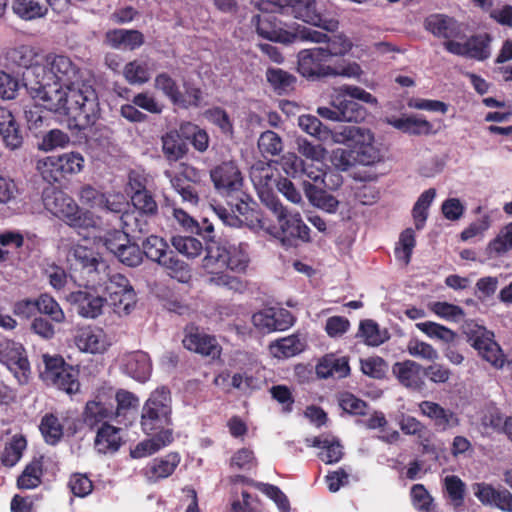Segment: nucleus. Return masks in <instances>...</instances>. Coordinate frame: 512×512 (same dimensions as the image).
<instances>
[{"label":"nucleus","mask_w":512,"mask_h":512,"mask_svg":"<svg viewBox=\"0 0 512 512\" xmlns=\"http://www.w3.org/2000/svg\"><path fill=\"white\" fill-rule=\"evenodd\" d=\"M227 251V269L242 273L245 272L249 262V246L246 243L225 244Z\"/></svg>","instance_id":"a19ab883"},{"label":"nucleus","mask_w":512,"mask_h":512,"mask_svg":"<svg viewBox=\"0 0 512 512\" xmlns=\"http://www.w3.org/2000/svg\"><path fill=\"white\" fill-rule=\"evenodd\" d=\"M99 289L91 287L87 281V285L83 290L71 292L68 300L77 308L79 315L85 318H96L102 313L106 298L98 294Z\"/></svg>","instance_id":"a211bd4d"},{"label":"nucleus","mask_w":512,"mask_h":512,"mask_svg":"<svg viewBox=\"0 0 512 512\" xmlns=\"http://www.w3.org/2000/svg\"><path fill=\"white\" fill-rule=\"evenodd\" d=\"M358 336L369 346H379L388 339L387 332L380 330L379 325L370 319L361 321Z\"/></svg>","instance_id":"8fccbe9b"},{"label":"nucleus","mask_w":512,"mask_h":512,"mask_svg":"<svg viewBox=\"0 0 512 512\" xmlns=\"http://www.w3.org/2000/svg\"><path fill=\"white\" fill-rule=\"evenodd\" d=\"M258 148L264 156H275L282 152L283 143L277 133L268 130L260 135Z\"/></svg>","instance_id":"e2e57ef3"},{"label":"nucleus","mask_w":512,"mask_h":512,"mask_svg":"<svg viewBox=\"0 0 512 512\" xmlns=\"http://www.w3.org/2000/svg\"><path fill=\"white\" fill-rule=\"evenodd\" d=\"M266 78L279 93L292 89L296 82V78L292 74L280 68H268Z\"/></svg>","instance_id":"bf43d9fd"},{"label":"nucleus","mask_w":512,"mask_h":512,"mask_svg":"<svg viewBox=\"0 0 512 512\" xmlns=\"http://www.w3.org/2000/svg\"><path fill=\"white\" fill-rule=\"evenodd\" d=\"M180 455L171 452L164 457L155 458L143 469V474L149 482H157L169 477L180 463Z\"/></svg>","instance_id":"c85d7f7f"},{"label":"nucleus","mask_w":512,"mask_h":512,"mask_svg":"<svg viewBox=\"0 0 512 512\" xmlns=\"http://www.w3.org/2000/svg\"><path fill=\"white\" fill-rule=\"evenodd\" d=\"M268 209L275 215L279 224V228H274L270 233L280 239L283 244L296 245L298 240L309 241L310 229L302 221L298 212H288L280 201L270 202Z\"/></svg>","instance_id":"423d86ee"},{"label":"nucleus","mask_w":512,"mask_h":512,"mask_svg":"<svg viewBox=\"0 0 512 512\" xmlns=\"http://www.w3.org/2000/svg\"><path fill=\"white\" fill-rule=\"evenodd\" d=\"M161 142L163 154L170 162L178 161L183 158L187 152L185 143L180 141L178 135L174 132L163 135Z\"/></svg>","instance_id":"09e8293b"},{"label":"nucleus","mask_w":512,"mask_h":512,"mask_svg":"<svg viewBox=\"0 0 512 512\" xmlns=\"http://www.w3.org/2000/svg\"><path fill=\"white\" fill-rule=\"evenodd\" d=\"M418 408L421 415L429 418L439 431H447L460 424V419L454 411L446 409L436 402L422 401L418 404Z\"/></svg>","instance_id":"b1692460"},{"label":"nucleus","mask_w":512,"mask_h":512,"mask_svg":"<svg viewBox=\"0 0 512 512\" xmlns=\"http://www.w3.org/2000/svg\"><path fill=\"white\" fill-rule=\"evenodd\" d=\"M42 462L34 459L29 463L18 477L17 485L20 489H33L41 483Z\"/></svg>","instance_id":"5fc2aeb1"},{"label":"nucleus","mask_w":512,"mask_h":512,"mask_svg":"<svg viewBox=\"0 0 512 512\" xmlns=\"http://www.w3.org/2000/svg\"><path fill=\"white\" fill-rule=\"evenodd\" d=\"M62 420L54 413H47L41 418L39 430L47 444L56 445L63 438L64 425Z\"/></svg>","instance_id":"58836bf2"},{"label":"nucleus","mask_w":512,"mask_h":512,"mask_svg":"<svg viewBox=\"0 0 512 512\" xmlns=\"http://www.w3.org/2000/svg\"><path fill=\"white\" fill-rule=\"evenodd\" d=\"M168 244L158 236L151 235L143 242L142 253L152 261L161 263L162 259L169 253Z\"/></svg>","instance_id":"4d7b16f0"},{"label":"nucleus","mask_w":512,"mask_h":512,"mask_svg":"<svg viewBox=\"0 0 512 512\" xmlns=\"http://www.w3.org/2000/svg\"><path fill=\"white\" fill-rule=\"evenodd\" d=\"M44 368L40 372L42 380L68 394L78 391L77 371L64 363L61 357L43 355Z\"/></svg>","instance_id":"9d476101"},{"label":"nucleus","mask_w":512,"mask_h":512,"mask_svg":"<svg viewBox=\"0 0 512 512\" xmlns=\"http://www.w3.org/2000/svg\"><path fill=\"white\" fill-rule=\"evenodd\" d=\"M374 142L373 133L363 127L359 126H343L334 133L335 144L346 145L356 151L363 145Z\"/></svg>","instance_id":"cd10ccee"},{"label":"nucleus","mask_w":512,"mask_h":512,"mask_svg":"<svg viewBox=\"0 0 512 512\" xmlns=\"http://www.w3.org/2000/svg\"><path fill=\"white\" fill-rule=\"evenodd\" d=\"M298 72L308 79H317L331 76L333 67L327 65L329 61L324 54L323 47L301 50L298 55Z\"/></svg>","instance_id":"2eb2a0df"},{"label":"nucleus","mask_w":512,"mask_h":512,"mask_svg":"<svg viewBox=\"0 0 512 512\" xmlns=\"http://www.w3.org/2000/svg\"><path fill=\"white\" fill-rule=\"evenodd\" d=\"M30 74L32 79L27 76L25 87L32 99L41 104L46 101L44 94L55 88L77 84V79L82 77L79 67L70 57L55 53L45 55L41 63L33 66Z\"/></svg>","instance_id":"f03ea898"},{"label":"nucleus","mask_w":512,"mask_h":512,"mask_svg":"<svg viewBox=\"0 0 512 512\" xmlns=\"http://www.w3.org/2000/svg\"><path fill=\"white\" fill-rule=\"evenodd\" d=\"M122 444L121 429L108 423H103L97 430L94 448L100 454H112L119 450Z\"/></svg>","instance_id":"2f4dec72"},{"label":"nucleus","mask_w":512,"mask_h":512,"mask_svg":"<svg viewBox=\"0 0 512 512\" xmlns=\"http://www.w3.org/2000/svg\"><path fill=\"white\" fill-rule=\"evenodd\" d=\"M294 17L325 31H334L338 22L328 16L324 0H300L292 8Z\"/></svg>","instance_id":"4468645a"},{"label":"nucleus","mask_w":512,"mask_h":512,"mask_svg":"<svg viewBox=\"0 0 512 512\" xmlns=\"http://www.w3.org/2000/svg\"><path fill=\"white\" fill-rule=\"evenodd\" d=\"M326 47H323L324 54L328 60L332 57H340L346 55L352 49L351 40L344 34L339 33L331 37L327 35Z\"/></svg>","instance_id":"6e6d98bb"},{"label":"nucleus","mask_w":512,"mask_h":512,"mask_svg":"<svg viewBox=\"0 0 512 512\" xmlns=\"http://www.w3.org/2000/svg\"><path fill=\"white\" fill-rule=\"evenodd\" d=\"M152 435L153 437L138 443L136 447L131 450L130 455L132 458L139 459L150 456L171 444L173 441L172 429H164Z\"/></svg>","instance_id":"473e14b6"},{"label":"nucleus","mask_w":512,"mask_h":512,"mask_svg":"<svg viewBox=\"0 0 512 512\" xmlns=\"http://www.w3.org/2000/svg\"><path fill=\"white\" fill-rule=\"evenodd\" d=\"M226 257L225 244L212 243L207 246L202 267L209 275L208 282L216 286L227 287L230 290H240L242 288L240 279L226 273Z\"/></svg>","instance_id":"6e6552de"},{"label":"nucleus","mask_w":512,"mask_h":512,"mask_svg":"<svg viewBox=\"0 0 512 512\" xmlns=\"http://www.w3.org/2000/svg\"><path fill=\"white\" fill-rule=\"evenodd\" d=\"M292 314L283 308H266L252 316V323L262 333L284 331L293 325Z\"/></svg>","instance_id":"f3484780"},{"label":"nucleus","mask_w":512,"mask_h":512,"mask_svg":"<svg viewBox=\"0 0 512 512\" xmlns=\"http://www.w3.org/2000/svg\"><path fill=\"white\" fill-rule=\"evenodd\" d=\"M183 345L186 349L217 359L221 355L222 348L214 336L199 331L196 327H188L183 339Z\"/></svg>","instance_id":"412c9836"},{"label":"nucleus","mask_w":512,"mask_h":512,"mask_svg":"<svg viewBox=\"0 0 512 512\" xmlns=\"http://www.w3.org/2000/svg\"><path fill=\"white\" fill-rule=\"evenodd\" d=\"M174 248L187 258L199 256L203 250L200 240L191 236L177 235L172 238Z\"/></svg>","instance_id":"052dcab7"},{"label":"nucleus","mask_w":512,"mask_h":512,"mask_svg":"<svg viewBox=\"0 0 512 512\" xmlns=\"http://www.w3.org/2000/svg\"><path fill=\"white\" fill-rule=\"evenodd\" d=\"M305 349V342L298 335L280 338L269 345L271 355L278 359L294 357Z\"/></svg>","instance_id":"4c0bfd02"},{"label":"nucleus","mask_w":512,"mask_h":512,"mask_svg":"<svg viewBox=\"0 0 512 512\" xmlns=\"http://www.w3.org/2000/svg\"><path fill=\"white\" fill-rule=\"evenodd\" d=\"M411 499L413 506L421 512H437L433 504V499L422 484L412 486Z\"/></svg>","instance_id":"774afa93"},{"label":"nucleus","mask_w":512,"mask_h":512,"mask_svg":"<svg viewBox=\"0 0 512 512\" xmlns=\"http://www.w3.org/2000/svg\"><path fill=\"white\" fill-rule=\"evenodd\" d=\"M44 95L46 101L41 105L49 111L67 116L79 130L93 126L99 118L97 93L82 77L77 79V84L68 85L63 89L55 88Z\"/></svg>","instance_id":"f257e3e1"},{"label":"nucleus","mask_w":512,"mask_h":512,"mask_svg":"<svg viewBox=\"0 0 512 512\" xmlns=\"http://www.w3.org/2000/svg\"><path fill=\"white\" fill-rule=\"evenodd\" d=\"M123 75L129 84L142 85L149 81L150 70L145 61L133 60L125 65Z\"/></svg>","instance_id":"603ef678"},{"label":"nucleus","mask_w":512,"mask_h":512,"mask_svg":"<svg viewBox=\"0 0 512 512\" xmlns=\"http://www.w3.org/2000/svg\"><path fill=\"white\" fill-rule=\"evenodd\" d=\"M425 27L433 35L445 39L455 37L459 33L456 21L442 14L427 17Z\"/></svg>","instance_id":"ea45409f"},{"label":"nucleus","mask_w":512,"mask_h":512,"mask_svg":"<svg viewBox=\"0 0 512 512\" xmlns=\"http://www.w3.org/2000/svg\"><path fill=\"white\" fill-rule=\"evenodd\" d=\"M105 43L118 50H135L144 43V36L138 30L114 29L106 32Z\"/></svg>","instance_id":"7c9ffc66"},{"label":"nucleus","mask_w":512,"mask_h":512,"mask_svg":"<svg viewBox=\"0 0 512 512\" xmlns=\"http://www.w3.org/2000/svg\"><path fill=\"white\" fill-rule=\"evenodd\" d=\"M0 362L17 378L20 384L27 382L30 364L24 347L12 340L0 341Z\"/></svg>","instance_id":"ddd939ff"},{"label":"nucleus","mask_w":512,"mask_h":512,"mask_svg":"<svg viewBox=\"0 0 512 512\" xmlns=\"http://www.w3.org/2000/svg\"><path fill=\"white\" fill-rule=\"evenodd\" d=\"M69 259L87 274L88 279L103 273L107 266L106 262L100 259L92 249L82 245H76L70 250Z\"/></svg>","instance_id":"393cba45"},{"label":"nucleus","mask_w":512,"mask_h":512,"mask_svg":"<svg viewBox=\"0 0 512 512\" xmlns=\"http://www.w3.org/2000/svg\"><path fill=\"white\" fill-rule=\"evenodd\" d=\"M38 312L48 315L54 322L62 323L65 320V314L60 305L49 295L42 294L36 299Z\"/></svg>","instance_id":"0e129e2a"},{"label":"nucleus","mask_w":512,"mask_h":512,"mask_svg":"<svg viewBox=\"0 0 512 512\" xmlns=\"http://www.w3.org/2000/svg\"><path fill=\"white\" fill-rule=\"evenodd\" d=\"M306 443L308 446L317 447L322 450L318 456L326 464L337 463L343 457V447L334 437L319 436L311 439L307 438Z\"/></svg>","instance_id":"72a5a7b5"},{"label":"nucleus","mask_w":512,"mask_h":512,"mask_svg":"<svg viewBox=\"0 0 512 512\" xmlns=\"http://www.w3.org/2000/svg\"><path fill=\"white\" fill-rule=\"evenodd\" d=\"M468 341L483 359L495 368H502L505 363L504 354L500 346L494 341V334L485 327L477 324L467 325Z\"/></svg>","instance_id":"9b49d317"},{"label":"nucleus","mask_w":512,"mask_h":512,"mask_svg":"<svg viewBox=\"0 0 512 512\" xmlns=\"http://www.w3.org/2000/svg\"><path fill=\"white\" fill-rule=\"evenodd\" d=\"M416 245L415 234L413 229H405L399 237L398 244L395 248V256L398 260L408 265L411 260L413 249Z\"/></svg>","instance_id":"680f3d73"},{"label":"nucleus","mask_w":512,"mask_h":512,"mask_svg":"<svg viewBox=\"0 0 512 512\" xmlns=\"http://www.w3.org/2000/svg\"><path fill=\"white\" fill-rule=\"evenodd\" d=\"M303 187L307 198L313 206L328 213H335L337 211L339 201L334 196L308 182H304Z\"/></svg>","instance_id":"79ce46f5"},{"label":"nucleus","mask_w":512,"mask_h":512,"mask_svg":"<svg viewBox=\"0 0 512 512\" xmlns=\"http://www.w3.org/2000/svg\"><path fill=\"white\" fill-rule=\"evenodd\" d=\"M129 232L128 230L108 232L104 237V245L121 263L129 267H136L141 264L143 253L137 244L130 242Z\"/></svg>","instance_id":"f8f14e48"},{"label":"nucleus","mask_w":512,"mask_h":512,"mask_svg":"<svg viewBox=\"0 0 512 512\" xmlns=\"http://www.w3.org/2000/svg\"><path fill=\"white\" fill-rule=\"evenodd\" d=\"M131 202L141 216L152 217L158 213V205L153 195L147 190L131 194Z\"/></svg>","instance_id":"13d9d810"},{"label":"nucleus","mask_w":512,"mask_h":512,"mask_svg":"<svg viewBox=\"0 0 512 512\" xmlns=\"http://www.w3.org/2000/svg\"><path fill=\"white\" fill-rule=\"evenodd\" d=\"M251 181L257 190L262 202L270 207V202H278L279 200L272 194V187L276 185L277 180L274 178L272 167L264 162H258L251 167Z\"/></svg>","instance_id":"aec40b11"},{"label":"nucleus","mask_w":512,"mask_h":512,"mask_svg":"<svg viewBox=\"0 0 512 512\" xmlns=\"http://www.w3.org/2000/svg\"><path fill=\"white\" fill-rule=\"evenodd\" d=\"M43 203L50 213L73 228L89 229L99 224L98 218L92 212L81 210L75 200L62 190H45Z\"/></svg>","instance_id":"20e7f679"},{"label":"nucleus","mask_w":512,"mask_h":512,"mask_svg":"<svg viewBox=\"0 0 512 512\" xmlns=\"http://www.w3.org/2000/svg\"><path fill=\"white\" fill-rule=\"evenodd\" d=\"M387 122L394 128L411 135H428L433 130L429 121L416 115L389 118Z\"/></svg>","instance_id":"e433bc0d"},{"label":"nucleus","mask_w":512,"mask_h":512,"mask_svg":"<svg viewBox=\"0 0 512 512\" xmlns=\"http://www.w3.org/2000/svg\"><path fill=\"white\" fill-rule=\"evenodd\" d=\"M12 11L25 21L42 18L47 14V8L37 0H12Z\"/></svg>","instance_id":"c03bdc74"},{"label":"nucleus","mask_w":512,"mask_h":512,"mask_svg":"<svg viewBox=\"0 0 512 512\" xmlns=\"http://www.w3.org/2000/svg\"><path fill=\"white\" fill-rule=\"evenodd\" d=\"M3 55L7 67L30 68L32 70L35 66L34 61L37 57V51L34 47L23 44L5 49Z\"/></svg>","instance_id":"f704fd0d"},{"label":"nucleus","mask_w":512,"mask_h":512,"mask_svg":"<svg viewBox=\"0 0 512 512\" xmlns=\"http://www.w3.org/2000/svg\"><path fill=\"white\" fill-rule=\"evenodd\" d=\"M121 370L139 382L147 381L152 373L150 356L144 351H133L124 354L120 359Z\"/></svg>","instance_id":"4be33fe9"},{"label":"nucleus","mask_w":512,"mask_h":512,"mask_svg":"<svg viewBox=\"0 0 512 512\" xmlns=\"http://www.w3.org/2000/svg\"><path fill=\"white\" fill-rule=\"evenodd\" d=\"M356 100L376 103V98L361 87L343 85L336 89L331 105L339 110L343 122H359L365 118L366 110Z\"/></svg>","instance_id":"0eeeda50"},{"label":"nucleus","mask_w":512,"mask_h":512,"mask_svg":"<svg viewBox=\"0 0 512 512\" xmlns=\"http://www.w3.org/2000/svg\"><path fill=\"white\" fill-rule=\"evenodd\" d=\"M491 37L484 33L470 37L466 41L467 58L483 61L491 54Z\"/></svg>","instance_id":"de8ad7c7"},{"label":"nucleus","mask_w":512,"mask_h":512,"mask_svg":"<svg viewBox=\"0 0 512 512\" xmlns=\"http://www.w3.org/2000/svg\"><path fill=\"white\" fill-rule=\"evenodd\" d=\"M91 287L99 289L108 298L106 301L114 307L118 315H127L136 304V293L129 280L120 273H112L109 266L97 277L88 279Z\"/></svg>","instance_id":"7ed1b4c3"},{"label":"nucleus","mask_w":512,"mask_h":512,"mask_svg":"<svg viewBox=\"0 0 512 512\" xmlns=\"http://www.w3.org/2000/svg\"><path fill=\"white\" fill-rule=\"evenodd\" d=\"M298 153L308 160L321 162L326 156V149L319 144H313L304 137L295 140Z\"/></svg>","instance_id":"69168bd1"},{"label":"nucleus","mask_w":512,"mask_h":512,"mask_svg":"<svg viewBox=\"0 0 512 512\" xmlns=\"http://www.w3.org/2000/svg\"><path fill=\"white\" fill-rule=\"evenodd\" d=\"M215 188L223 194L239 192L243 185V178L237 165L232 161L223 162L210 172Z\"/></svg>","instance_id":"6ab92c4d"},{"label":"nucleus","mask_w":512,"mask_h":512,"mask_svg":"<svg viewBox=\"0 0 512 512\" xmlns=\"http://www.w3.org/2000/svg\"><path fill=\"white\" fill-rule=\"evenodd\" d=\"M512 249V222L505 225L498 235L489 242L487 252L489 256L496 257L506 254Z\"/></svg>","instance_id":"3c124183"},{"label":"nucleus","mask_w":512,"mask_h":512,"mask_svg":"<svg viewBox=\"0 0 512 512\" xmlns=\"http://www.w3.org/2000/svg\"><path fill=\"white\" fill-rule=\"evenodd\" d=\"M171 396L168 389L160 387L154 390L145 402L141 427L144 433H158L164 429H170L171 424Z\"/></svg>","instance_id":"39448f33"},{"label":"nucleus","mask_w":512,"mask_h":512,"mask_svg":"<svg viewBox=\"0 0 512 512\" xmlns=\"http://www.w3.org/2000/svg\"><path fill=\"white\" fill-rule=\"evenodd\" d=\"M75 345L83 352L102 353L110 345L103 329L95 326H84L76 330Z\"/></svg>","instance_id":"5701e85b"},{"label":"nucleus","mask_w":512,"mask_h":512,"mask_svg":"<svg viewBox=\"0 0 512 512\" xmlns=\"http://www.w3.org/2000/svg\"><path fill=\"white\" fill-rule=\"evenodd\" d=\"M257 33L268 40L280 43H292L293 34L290 30L280 27L276 17L270 14L257 15L255 18Z\"/></svg>","instance_id":"bb28decb"},{"label":"nucleus","mask_w":512,"mask_h":512,"mask_svg":"<svg viewBox=\"0 0 512 512\" xmlns=\"http://www.w3.org/2000/svg\"><path fill=\"white\" fill-rule=\"evenodd\" d=\"M393 374L407 388L420 389L423 385L421 366L414 361L397 362L393 366Z\"/></svg>","instance_id":"c9c22d12"},{"label":"nucleus","mask_w":512,"mask_h":512,"mask_svg":"<svg viewBox=\"0 0 512 512\" xmlns=\"http://www.w3.org/2000/svg\"><path fill=\"white\" fill-rule=\"evenodd\" d=\"M26 439L21 435H14L4 446L1 453V462L7 467L16 465L26 449Z\"/></svg>","instance_id":"49530a36"},{"label":"nucleus","mask_w":512,"mask_h":512,"mask_svg":"<svg viewBox=\"0 0 512 512\" xmlns=\"http://www.w3.org/2000/svg\"><path fill=\"white\" fill-rule=\"evenodd\" d=\"M416 328L429 338L443 343H451L456 338V333L453 330L432 321L416 323Z\"/></svg>","instance_id":"864d4df0"},{"label":"nucleus","mask_w":512,"mask_h":512,"mask_svg":"<svg viewBox=\"0 0 512 512\" xmlns=\"http://www.w3.org/2000/svg\"><path fill=\"white\" fill-rule=\"evenodd\" d=\"M0 137L6 148L18 150L22 147L24 137L12 112L0 107Z\"/></svg>","instance_id":"a878e982"},{"label":"nucleus","mask_w":512,"mask_h":512,"mask_svg":"<svg viewBox=\"0 0 512 512\" xmlns=\"http://www.w3.org/2000/svg\"><path fill=\"white\" fill-rule=\"evenodd\" d=\"M212 209L219 221L229 227H241L251 210L249 203L244 198H239L231 204L230 210L220 205L213 206Z\"/></svg>","instance_id":"c756f323"},{"label":"nucleus","mask_w":512,"mask_h":512,"mask_svg":"<svg viewBox=\"0 0 512 512\" xmlns=\"http://www.w3.org/2000/svg\"><path fill=\"white\" fill-rule=\"evenodd\" d=\"M128 202L121 193H108L104 195L103 203L99 209L111 212L114 214H120V220L123 227L134 232L144 233L147 231V223L138 219L134 213L126 210Z\"/></svg>","instance_id":"dca6fc26"},{"label":"nucleus","mask_w":512,"mask_h":512,"mask_svg":"<svg viewBox=\"0 0 512 512\" xmlns=\"http://www.w3.org/2000/svg\"><path fill=\"white\" fill-rule=\"evenodd\" d=\"M84 167V158L79 152H68L57 156H47L38 160L37 170L49 182H60L67 175L79 173Z\"/></svg>","instance_id":"1a4fd4ad"},{"label":"nucleus","mask_w":512,"mask_h":512,"mask_svg":"<svg viewBox=\"0 0 512 512\" xmlns=\"http://www.w3.org/2000/svg\"><path fill=\"white\" fill-rule=\"evenodd\" d=\"M115 413L111 407L106 406L99 401H88L84 411V422L90 428H94L100 423L112 419Z\"/></svg>","instance_id":"a18cd8bd"},{"label":"nucleus","mask_w":512,"mask_h":512,"mask_svg":"<svg viewBox=\"0 0 512 512\" xmlns=\"http://www.w3.org/2000/svg\"><path fill=\"white\" fill-rule=\"evenodd\" d=\"M298 125L302 131L315 137L319 141L327 142L331 140L334 142L335 130H330L324 126L322 122L313 115H301L298 118Z\"/></svg>","instance_id":"37998d69"},{"label":"nucleus","mask_w":512,"mask_h":512,"mask_svg":"<svg viewBox=\"0 0 512 512\" xmlns=\"http://www.w3.org/2000/svg\"><path fill=\"white\" fill-rule=\"evenodd\" d=\"M229 465L231 469L250 471L257 466V459L253 450L241 448L231 456Z\"/></svg>","instance_id":"338daca9"}]
</instances>
